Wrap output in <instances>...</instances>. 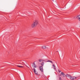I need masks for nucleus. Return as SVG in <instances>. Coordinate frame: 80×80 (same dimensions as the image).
<instances>
[{
    "mask_svg": "<svg viewBox=\"0 0 80 80\" xmlns=\"http://www.w3.org/2000/svg\"><path fill=\"white\" fill-rule=\"evenodd\" d=\"M39 70H40V71H41L42 72H43V68L42 66H40L39 67Z\"/></svg>",
    "mask_w": 80,
    "mask_h": 80,
    "instance_id": "7ed1b4c3",
    "label": "nucleus"
},
{
    "mask_svg": "<svg viewBox=\"0 0 80 80\" xmlns=\"http://www.w3.org/2000/svg\"><path fill=\"white\" fill-rule=\"evenodd\" d=\"M33 69L34 70V73H35V74H36V75H38V72H36V71H35V68H34Z\"/></svg>",
    "mask_w": 80,
    "mask_h": 80,
    "instance_id": "0eeeda50",
    "label": "nucleus"
},
{
    "mask_svg": "<svg viewBox=\"0 0 80 80\" xmlns=\"http://www.w3.org/2000/svg\"><path fill=\"white\" fill-rule=\"evenodd\" d=\"M42 48H44V49H45L46 48V46H42Z\"/></svg>",
    "mask_w": 80,
    "mask_h": 80,
    "instance_id": "f8f14e48",
    "label": "nucleus"
},
{
    "mask_svg": "<svg viewBox=\"0 0 80 80\" xmlns=\"http://www.w3.org/2000/svg\"><path fill=\"white\" fill-rule=\"evenodd\" d=\"M44 64H45V62H42L41 63V65L42 67H43V65H44Z\"/></svg>",
    "mask_w": 80,
    "mask_h": 80,
    "instance_id": "9b49d317",
    "label": "nucleus"
},
{
    "mask_svg": "<svg viewBox=\"0 0 80 80\" xmlns=\"http://www.w3.org/2000/svg\"><path fill=\"white\" fill-rule=\"evenodd\" d=\"M69 78L70 79V80H73L75 79H77V78L74 76H71Z\"/></svg>",
    "mask_w": 80,
    "mask_h": 80,
    "instance_id": "f03ea898",
    "label": "nucleus"
},
{
    "mask_svg": "<svg viewBox=\"0 0 80 80\" xmlns=\"http://www.w3.org/2000/svg\"><path fill=\"white\" fill-rule=\"evenodd\" d=\"M28 68H29L28 67Z\"/></svg>",
    "mask_w": 80,
    "mask_h": 80,
    "instance_id": "dca6fc26",
    "label": "nucleus"
},
{
    "mask_svg": "<svg viewBox=\"0 0 80 80\" xmlns=\"http://www.w3.org/2000/svg\"><path fill=\"white\" fill-rule=\"evenodd\" d=\"M17 67H20V68H23V66H18V65H17Z\"/></svg>",
    "mask_w": 80,
    "mask_h": 80,
    "instance_id": "2eb2a0df",
    "label": "nucleus"
},
{
    "mask_svg": "<svg viewBox=\"0 0 80 80\" xmlns=\"http://www.w3.org/2000/svg\"><path fill=\"white\" fill-rule=\"evenodd\" d=\"M46 62H50V63H51L53 64V63L52 62V61L48 60V61H46Z\"/></svg>",
    "mask_w": 80,
    "mask_h": 80,
    "instance_id": "9d476101",
    "label": "nucleus"
},
{
    "mask_svg": "<svg viewBox=\"0 0 80 80\" xmlns=\"http://www.w3.org/2000/svg\"><path fill=\"white\" fill-rule=\"evenodd\" d=\"M28 68H29L28 67Z\"/></svg>",
    "mask_w": 80,
    "mask_h": 80,
    "instance_id": "f3484780",
    "label": "nucleus"
},
{
    "mask_svg": "<svg viewBox=\"0 0 80 80\" xmlns=\"http://www.w3.org/2000/svg\"><path fill=\"white\" fill-rule=\"evenodd\" d=\"M52 66L53 69H55V66L54 65H53Z\"/></svg>",
    "mask_w": 80,
    "mask_h": 80,
    "instance_id": "ddd939ff",
    "label": "nucleus"
},
{
    "mask_svg": "<svg viewBox=\"0 0 80 80\" xmlns=\"http://www.w3.org/2000/svg\"><path fill=\"white\" fill-rule=\"evenodd\" d=\"M32 66L33 67H34V68H36V67H37V66H36V65L35 64H32Z\"/></svg>",
    "mask_w": 80,
    "mask_h": 80,
    "instance_id": "1a4fd4ad",
    "label": "nucleus"
},
{
    "mask_svg": "<svg viewBox=\"0 0 80 80\" xmlns=\"http://www.w3.org/2000/svg\"><path fill=\"white\" fill-rule=\"evenodd\" d=\"M25 63H26V62L25 61H22L20 62V64L21 65H25Z\"/></svg>",
    "mask_w": 80,
    "mask_h": 80,
    "instance_id": "20e7f679",
    "label": "nucleus"
},
{
    "mask_svg": "<svg viewBox=\"0 0 80 80\" xmlns=\"http://www.w3.org/2000/svg\"><path fill=\"white\" fill-rule=\"evenodd\" d=\"M38 24V20H35L33 21V23L31 25V27L32 28H35V27H37Z\"/></svg>",
    "mask_w": 80,
    "mask_h": 80,
    "instance_id": "f257e3e1",
    "label": "nucleus"
},
{
    "mask_svg": "<svg viewBox=\"0 0 80 80\" xmlns=\"http://www.w3.org/2000/svg\"><path fill=\"white\" fill-rule=\"evenodd\" d=\"M39 62H43V60H42V59H39Z\"/></svg>",
    "mask_w": 80,
    "mask_h": 80,
    "instance_id": "4468645a",
    "label": "nucleus"
},
{
    "mask_svg": "<svg viewBox=\"0 0 80 80\" xmlns=\"http://www.w3.org/2000/svg\"><path fill=\"white\" fill-rule=\"evenodd\" d=\"M71 76V75H70V74H67L66 75V77H68L69 78H70V76Z\"/></svg>",
    "mask_w": 80,
    "mask_h": 80,
    "instance_id": "6e6552de",
    "label": "nucleus"
},
{
    "mask_svg": "<svg viewBox=\"0 0 80 80\" xmlns=\"http://www.w3.org/2000/svg\"><path fill=\"white\" fill-rule=\"evenodd\" d=\"M76 18H77L79 21H80V15H78L76 17Z\"/></svg>",
    "mask_w": 80,
    "mask_h": 80,
    "instance_id": "423d86ee",
    "label": "nucleus"
},
{
    "mask_svg": "<svg viewBox=\"0 0 80 80\" xmlns=\"http://www.w3.org/2000/svg\"><path fill=\"white\" fill-rule=\"evenodd\" d=\"M61 74L62 75V76L64 77H66V75H65V73H64L63 72H61Z\"/></svg>",
    "mask_w": 80,
    "mask_h": 80,
    "instance_id": "39448f33",
    "label": "nucleus"
}]
</instances>
